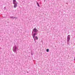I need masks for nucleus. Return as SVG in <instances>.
<instances>
[{
    "instance_id": "8",
    "label": "nucleus",
    "mask_w": 75,
    "mask_h": 75,
    "mask_svg": "<svg viewBox=\"0 0 75 75\" xmlns=\"http://www.w3.org/2000/svg\"><path fill=\"white\" fill-rule=\"evenodd\" d=\"M35 39L37 40H38V37H37V36H35Z\"/></svg>"
},
{
    "instance_id": "9",
    "label": "nucleus",
    "mask_w": 75,
    "mask_h": 75,
    "mask_svg": "<svg viewBox=\"0 0 75 75\" xmlns=\"http://www.w3.org/2000/svg\"><path fill=\"white\" fill-rule=\"evenodd\" d=\"M46 51H47V52H49V49H47L46 50Z\"/></svg>"
},
{
    "instance_id": "13",
    "label": "nucleus",
    "mask_w": 75,
    "mask_h": 75,
    "mask_svg": "<svg viewBox=\"0 0 75 75\" xmlns=\"http://www.w3.org/2000/svg\"><path fill=\"white\" fill-rule=\"evenodd\" d=\"M45 1V0H44Z\"/></svg>"
},
{
    "instance_id": "7",
    "label": "nucleus",
    "mask_w": 75,
    "mask_h": 75,
    "mask_svg": "<svg viewBox=\"0 0 75 75\" xmlns=\"http://www.w3.org/2000/svg\"><path fill=\"white\" fill-rule=\"evenodd\" d=\"M36 3L37 4V6L38 7H40V5H39V3H38L37 2V1H36Z\"/></svg>"
},
{
    "instance_id": "1",
    "label": "nucleus",
    "mask_w": 75,
    "mask_h": 75,
    "mask_svg": "<svg viewBox=\"0 0 75 75\" xmlns=\"http://www.w3.org/2000/svg\"><path fill=\"white\" fill-rule=\"evenodd\" d=\"M13 4H14L13 7L14 8H16L17 7V4H18V3L16 1V0H13Z\"/></svg>"
},
{
    "instance_id": "2",
    "label": "nucleus",
    "mask_w": 75,
    "mask_h": 75,
    "mask_svg": "<svg viewBox=\"0 0 75 75\" xmlns=\"http://www.w3.org/2000/svg\"><path fill=\"white\" fill-rule=\"evenodd\" d=\"M71 36L69 35H68L67 38V45H69V41L70 40Z\"/></svg>"
},
{
    "instance_id": "6",
    "label": "nucleus",
    "mask_w": 75,
    "mask_h": 75,
    "mask_svg": "<svg viewBox=\"0 0 75 75\" xmlns=\"http://www.w3.org/2000/svg\"><path fill=\"white\" fill-rule=\"evenodd\" d=\"M10 18H11L12 19H13V20H14V18H16L15 17L12 16V17H10Z\"/></svg>"
},
{
    "instance_id": "3",
    "label": "nucleus",
    "mask_w": 75,
    "mask_h": 75,
    "mask_svg": "<svg viewBox=\"0 0 75 75\" xmlns=\"http://www.w3.org/2000/svg\"><path fill=\"white\" fill-rule=\"evenodd\" d=\"M18 50V48L16 47V45H15L13 47V51L15 53L16 52V51Z\"/></svg>"
},
{
    "instance_id": "12",
    "label": "nucleus",
    "mask_w": 75,
    "mask_h": 75,
    "mask_svg": "<svg viewBox=\"0 0 75 75\" xmlns=\"http://www.w3.org/2000/svg\"><path fill=\"white\" fill-rule=\"evenodd\" d=\"M4 8L5 10H6V7H4Z\"/></svg>"
},
{
    "instance_id": "11",
    "label": "nucleus",
    "mask_w": 75,
    "mask_h": 75,
    "mask_svg": "<svg viewBox=\"0 0 75 75\" xmlns=\"http://www.w3.org/2000/svg\"><path fill=\"white\" fill-rule=\"evenodd\" d=\"M34 38V41L35 42H36V40H36V39H35V38Z\"/></svg>"
},
{
    "instance_id": "14",
    "label": "nucleus",
    "mask_w": 75,
    "mask_h": 75,
    "mask_svg": "<svg viewBox=\"0 0 75 75\" xmlns=\"http://www.w3.org/2000/svg\"><path fill=\"white\" fill-rule=\"evenodd\" d=\"M74 59H75V58H74Z\"/></svg>"
},
{
    "instance_id": "4",
    "label": "nucleus",
    "mask_w": 75,
    "mask_h": 75,
    "mask_svg": "<svg viewBox=\"0 0 75 75\" xmlns=\"http://www.w3.org/2000/svg\"><path fill=\"white\" fill-rule=\"evenodd\" d=\"M38 30H37V28H34L33 30V31H32V34H33V33H37L38 31Z\"/></svg>"
},
{
    "instance_id": "10",
    "label": "nucleus",
    "mask_w": 75,
    "mask_h": 75,
    "mask_svg": "<svg viewBox=\"0 0 75 75\" xmlns=\"http://www.w3.org/2000/svg\"><path fill=\"white\" fill-rule=\"evenodd\" d=\"M31 54L32 55H33V52H31Z\"/></svg>"
},
{
    "instance_id": "5",
    "label": "nucleus",
    "mask_w": 75,
    "mask_h": 75,
    "mask_svg": "<svg viewBox=\"0 0 75 75\" xmlns=\"http://www.w3.org/2000/svg\"><path fill=\"white\" fill-rule=\"evenodd\" d=\"M37 34V33H35L33 35V38H35V35Z\"/></svg>"
}]
</instances>
